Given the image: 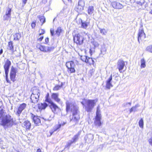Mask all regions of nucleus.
I'll use <instances>...</instances> for the list:
<instances>
[{"instance_id": "69168bd1", "label": "nucleus", "mask_w": 152, "mask_h": 152, "mask_svg": "<svg viewBox=\"0 0 152 152\" xmlns=\"http://www.w3.org/2000/svg\"><path fill=\"white\" fill-rule=\"evenodd\" d=\"M149 13L150 14H152V10Z\"/></svg>"}, {"instance_id": "5fc2aeb1", "label": "nucleus", "mask_w": 152, "mask_h": 152, "mask_svg": "<svg viewBox=\"0 0 152 152\" xmlns=\"http://www.w3.org/2000/svg\"><path fill=\"white\" fill-rule=\"evenodd\" d=\"M43 38V36L39 38L38 39V40L39 42H41Z\"/></svg>"}, {"instance_id": "412c9836", "label": "nucleus", "mask_w": 152, "mask_h": 152, "mask_svg": "<svg viewBox=\"0 0 152 152\" xmlns=\"http://www.w3.org/2000/svg\"><path fill=\"white\" fill-rule=\"evenodd\" d=\"M80 21L81 22L82 28L85 29H86L89 24V21L88 20H86V21H83L81 19H80Z\"/></svg>"}, {"instance_id": "f704fd0d", "label": "nucleus", "mask_w": 152, "mask_h": 152, "mask_svg": "<svg viewBox=\"0 0 152 152\" xmlns=\"http://www.w3.org/2000/svg\"><path fill=\"white\" fill-rule=\"evenodd\" d=\"M88 57L86 56H81V59L83 61L86 63L88 62L87 59Z\"/></svg>"}, {"instance_id": "4c0bfd02", "label": "nucleus", "mask_w": 152, "mask_h": 152, "mask_svg": "<svg viewBox=\"0 0 152 152\" xmlns=\"http://www.w3.org/2000/svg\"><path fill=\"white\" fill-rule=\"evenodd\" d=\"M143 121L142 118H141L139 122V126L141 128H143Z\"/></svg>"}, {"instance_id": "473e14b6", "label": "nucleus", "mask_w": 152, "mask_h": 152, "mask_svg": "<svg viewBox=\"0 0 152 152\" xmlns=\"http://www.w3.org/2000/svg\"><path fill=\"white\" fill-rule=\"evenodd\" d=\"M11 12L12 9L11 8H8L6 11L5 14L11 16Z\"/></svg>"}, {"instance_id": "680f3d73", "label": "nucleus", "mask_w": 152, "mask_h": 152, "mask_svg": "<svg viewBox=\"0 0 152 152\" xmlns=\"http://www.w3.org/2000/svg\"><path fill=\"white\" fill-rule=\"evenodd\" d=\"M89 52L91 54V53H93V50L91 49H90Z\"/></svg>"}, {"instance_id": "5701e85b", "label": "nucleus", "mask_w": 152, "mask_h": 152, "mask_svg": "<svg viewBox=\"0 0 152 152\" xmlns=\"http://www.w3.org/2000/svg\"><path fill=\"white\" fill-rule=\"evenodd\" d=\"M32 93L31 95H38V94H40V91L36 87H34L32 89Z\"/></svg>"}, {"instance_id": "dca6fc26", "label": "nucleus", "mask_w": 152, "mask_h": 152, "mask_svg": "<svg viewBox=\"0 0 152 152\" xmlns=\"http://www.w3.org/2000/svg\"><path fill=\"white\" fill-rule=\"evenodd\" d=\"M31 118L33 121L36 125H38L40 123V120L37 116H36L32 114Z\"/></svg>"}, {"instance_id": "c756f323", "label": "nucleus", "mask_w": 152, "mask_h": 152, "mask_svg": "<svg viewBox=\"0 0 152 152\" xmlns=\"http://www.w3.org/2000/svg\"><path fill=\"white\" fill-rule=\"evenodd\" d=\"M145 66V61L144 58H142L141 60V68H144Z\"/></svg>"}, {"instance_id": "9d476101", "label": "nucleus", "mask_w": 152, "mask_h": 152, "mask_svg": "<svg viewBox=\"0 0 152 152\" xmlns=\"http://www.w3.org/2000/svg\"><path fill=\"white\" fill-rule=\"evenodd\" d=\"M39 48L41 51L43 52H50L53 50L54 48L52 47H48L40 45Z\"/></svg>"}, {"instance_id": "ddd939ff", "label": "nucleus", "mask_w": 152, "mask_h": 152, "mask_svg": "<svg viewBox=\"0 0 152 152\" xmlns=\"http://www.w3.org/2000/svg\"><path fill=\"white\" fill-rule=\"evenodd\" d=\"M26 104L25 103H23L20 105L17 112V114L18 116H20L22 111L25 108Z\"/></svg>"}, {"instance_id": "6e6d98bb", "label": "nucleus", "mask_w": 152, "mask_h": 152, "mask_svg": "<svg viewBox=\"0 0 152 152\" xmlns=\"http://www.w3.org/2000/svg\"><path fill=\"white\" fill-rule=\"evenodd\" d=\"M27 0H23V5H24L26 3Z\"/></svg>"}, {"instance_id": "cd10ccee", "label": "nucleus", "mask_w": 152, "mask_h": 152, "mask_svg": "<svg viewBox=\"0 0 152 152\" xmlns=\"http://www.w3.org/2000/svg\"><path fill=\"white\" fill-rule=\"evenodd\" d=\"M14 40H18L21 37V35L19 33H17L14 35Z\"/></svg>"}, {"instance_id": "8fccbe9b", "label": "nucleus", "mask_w": 152, "mask_h": 152, "mask_svg": "<svg viewBox=\"0 0 152 152\" xmlns=\"http://www.w3.org/2000/svg\"><path fill=\"white\" fill-rule=\"evenodd\" d=\"M50 32L51 36H53L54 35V31L53 29H51L50 30Z\"/></svg>"}, {"instance_id": "4468645a", "label": "nucleus", "mask_w": 152, "mask_h": 152, "mask_svg": "<svg viewBox=\"0 0 152 152\" xmlns=\"http://www.w3.org/2000/svg\"><path fill=\"white\" fill-rule=\"evenodd\" d=\"M145 37V34L143 30H139L138 34V40L140 43V39H143Z\"/></svg>"}, {"instance_id": "4d7b16f0", "label": "nucleus", "mask_w": 152, "mask_h": 152, "mask_svg": "<svg viewBox=\"0 0 152 152\" xmlns=\"http://www.w3.org/2000/svg\"><path fill=\"white\" fill-rule=\"evenodd\" d=\"M49 41V38L47 37L45 39V42L46 43H47Z\"/></svg>"}, {"instance_id": "ea45409f", "label": "nucleus", "mask_w": 152, "mask_h": 152, "mask_svg": "<svg viewBox=\"0 0 152 152\" xmlns=\"http://www.w3.org/2000/svg\"><path fill=\"white\" fill-rule=\"evenodd\" d=\"M146 50V51L152 53V45L148 46L147 47Z\"/></svg>"}, {"instance_id": "13d9d810", "label": "nucleus", "mask_w": 152, "mask_h": 152, "mask_svg": "<svg viewBox=\"0 0 152 152\" xmlns=\"http://www.w3.org/2000/svg\"><path fill=\"white\" fill-rule=\"evenodd\" d=\"M67 1H68L70 3H71L72 2V0H67ZM66 1V0H64V1H63L62 0V1L64 2H65V1Z\"/></svg>"}, {"instance_id": "6e6552de", "label": "nucleus", "mask_w": 152, "mask_h": 152, "mask_svg": "<svg viewBox=\"0 0 152 152\" xmlns=\"http://www.w3.org/2000/svg\"><path fill=\"white\" fill-rule=\"evenodd\" d=\"M17 70L16 68L12 66L10 74V78L11 80L14 82L15 80V77L16 76Z\"/></svg>"}, {"instance_id": "f257e3e1", "label": "nucleus", "mask_w": 152, "mask_h": 152, "mask_svg": "<svg viewBox=\"0 0 152 152\" xmlns=\"http://www.w3.org/2000/svg\"><path fill=\"white\" fill-rule=\"evenodd\" d=\"M78 107L72 104H70L68 102H66V111L67 113L71 111L72 113V118L70 119V121L73 122L75 124H76L78 121L80 119L79 115L78 113Z\"/></svg>"}, {"instance_id": "f3484780", "label": "nucleus", "mask_w": 152, "mask_h": 152, "mask_svg": "<svg viewBox=\"0 0 152 152\" xmlns=\"http://www.w3.org/2000/svg\"><path fill=\"white\" fill-rule=\"evenodd\" d=\"M11 64V61L8 59H7L5 62L4 66L5 71H9V68Z\"/></svg>"}, {"instance_id": "338daca9", "label": "nucleus", "mask_w": 152, "mask_h": 152, "mask_svg": "<svg viewBox=\"0 0 152 152\" xmlns=\"http://www.w3.org/2000/svg\"><path fill=\"white\" fill-rule=\"evenodd\" d=\"M52 95H56L55 94H53Z\"/></svg>"}, {"instance_id": "2f4dec72", "label": "nucleus", "mask_w": 152, "mask_h": 152, "mask_svg": "<svg viewBox=\"0 0 152 152\" xmlns=\"http://www.w3.org/2000/svg\"><path fill=\"white\" fill-rule=\"evenodd\" d=\"M139 106V105L138 104L132 107L129 110L130 113H131L132 112L135 111L136 109Z\"/></svg>"}, {"instance_id": "864d4df0", "label": "nucleus", "mask_w": 152, "mask_h": 152, "mask_svg": "<svg viewBox=\"0 0 152 152\" xmlns=\"http://www.w3.org/2000/svg\"><path fill=\"white\" fill-rule=\"evenodd\" d=\"M149 143L152 146V138L149 139L148 140Z\"/></svg>"}, {"instance_id": "393cba45", "label": "nucleus", "mask_w": 152, "mask_h": 152, "mask_svg": "<svg viewBox=\"0 0 152 152\" xmlns=\"http://www.w3.org/2000/svg\"><path fill=\"white\" fill-rule=\"evenodd\" d=\"M37 18L39 19L40 21L42 23V25L45 22V18L44 16L39 15L37 16Z\"/></svg>"}, {"instance_id": "c85d7f7f", "label": "nucleus", "mask_w": 152, "mask_h": 152, "mask_svg": "<svg viewBox=\"0 0 152 152\" xmlns=\"http://www.w3.org/2000/svg\"><path fill=\"white\" fill-rule=\"evenodd\" d=\"M63 85V83H61L60 85H56L53 88V90L55 91H57L60 89L62 87Z\"/></svg>"}, {"instance_id": "f03ea898", "label": "nucleus", "mask_w": 152, "mask_h": 152, "mask_svg": "<svg viewBox=\"0 0 152 152\" xmlns=\"http://www.w3.org/2000/svg\"><path fill=\"white\" fill-rule=\"evenodd\" d=\"M97 99H84L81 102V103L85 106L86 110L87 112H91L95 105Z\"/></svg>"}, {"instance_id": "7c9ffc66", "label": "nucleus", "mask_w": 152, "mask_h": 152, "mask_svg": "<svg viewBox=\"0 0 152 152\" xmlns=\"http://www.w3.org/2000/svg\"><path fill=\"white\" fill-rule=\"evenodd\" d=\"M88 62L86 63L89 64L90 65L93 64L94 63V60L91 58L88 57L87 59Z\"/></svg>"}, {"instance_id": "0eeeda50", "label": "nucleus", "mask_w": 152, "mask_h": 152, "mask_svg": "<svg viewBox=\"0 0 152 152\" xmlns=\"http://www.w3.org/2000/svg\"><path fill=\"white\" fill-rule=\"evenodd\" d=\"M66 124V123L63 122V123L56 125L53 128L49 131L50 135H48V136H50L55 132L58 131L59 129L61 128V126H64Z\"/></svg>"}, {"instance_id": "49530a36", "label": "nucleus", "mask_w": 152, "mask_h": 152, "mask_svg": "<svg viewBox=\"0 0 152 152\" xmlns=\"http://www.w3.org/2000/svg\"><path fill=\"white\" fill-rule=\"evenodd\" d=\"M106 51V49L105 47L102 48H101V52L102 54H104L105 53Z\"/></svg>"}, {"instance_id": "a878e982", "label": "nucleus", "mask_w": 152, "mask_h": 152, "mask_svg": "<svg viewBox=\"0 0 152 152\" xmlns=\"http://www.w3.org/2000/svg\"><path fill=\"white\" fill-rule=\"evenodd\" d=\"M96 117H101L100 107L98 106L97 107Z\"/></svg>"}, {"instance_id": "3c124183", "label": "nucleus", "mask_w": 152, "mask_h": 152, "mask_svg": "<svg viewBox=\"0 0 152 152\" xmlns=\"http://www.w3.org/2000/svg\"><path fill=\"white\" fill-rule=\"evenodd\" d=\"M31 26L32 28H34L36 25V23L35 22H33L31 24Z\"/></svg>"}, {"instance_id": "a19ab883", "label": "nucleus", "mask_w": 152, "mask_h": 152, "mask_svg": "<svg viewBox=\"0 0 152 152\" xmlns=\"http://www.w3.org/2000/svg\"><path fill=\"white\" fill-rule=\"evenodd\" d=\"M79 134H77L75 135L74 137H73L72 138V141L73 142H75L76 140H77L79 136Z\"/></svg>"}, {"instance_id": "603ef678", "label": "nucleus", "mask_w": 152, "mask_h": 152, "mask_svg": "<svg viewBox=\"0 0 152 152\" xmlns=\"http://www.w3.org/2000/svg\"><path fill=\"white\" fill-rule=\"evenodd\" d=\"M41 32L39 33V35H41L42 34H44L45 33V31L43 29H41Z\"/></svg>"}, {"instance_id": "774afa93", "label": "nucleus", "mask_w": 152, "mask_h": 152, "mask_svg": "<svg viewBox=\"0 0 152 152\" xmlns=\"http://www.w3.org/2000/svg\"><path fill=\"white\" fill-rule=\"evenodd\" d=\"M47 95H49V93H47Z\"/></svg>"}, {"instance_id": "2eb2a0df", "label": "nucleus", "mask_w": 152, "mask_h": 152, "mask_svg": "<svg viewBox=\"0 0 152 152\" xmlns=\"http://www.w3.org/2000/svg\"><path fill=\"white\" fill-rule=\"evenodd\" d=\"M112 80V75H111L109 78L106 81V87L107 88L110 89L111 87H113V85L111 82Z\"/></svg>"}, {"instance_id": "20e7f679", "label": "nucleus", "mask_w": 152, "mask_h": 152, "mask_svg": "<svg viewBox=\"0 0 152 152\" xmlns=\"http://www.w3.org/2000/svg\"><path fill=\"white\" fill-rule=\"evenodd\" d=\"M45 101L48 103V106L53 113H55L56 110L59 109V108L58 106L52 101L49 98V96H46Z\"/></svg>"}, {"instance_id": "e433bc0d", "label": "nucleus", "mask_w": 152, "mask_h": 152, "mask_svg": "<svg viewBox=\"0 0 152 152\" xmlns=\"http://www.w3.org/2000/svg\"><path fill=\"white\" fill-rule=\"evenodd\" d=\"M73 143L72 140H69L67 142L66 145L65 146V147L66 148H68V149H69L70 146Z\"/></svg>"}, {"instance_id": "72a5a7b5", "label": "nucleus", "mask_w": 152, "mask_h": 152, "mask_svg": "<svg viewBox=\"0 0 152 152\" xmlns=\"http://www.w3.org/2000/svg\"><path fill=\"white\" fill-rule=\"evenodd\" d=\"M62 30L60 27L58 28L57 30L56 31V34L58 36H59L60 34V33L61 32Z\"/></svg>"}, {"instance_id": "bb28decb", "label": "nucleus", "mask_w": 152, "mask_h": 152, "mask_svg": "<svg viewBox=\"0 0 152 152\" xmlns=\"http://www.w3.org/2000/svg\"><path fill=\"white\" fill-rule=\"evenodd\" d=\"M94 10V7L93 6H90L89 7L88 10V12L89 15H91L93 13Z\"/></svg>"}, {"instance_id": "0e129e2a", "label": "nucleus", "mask_w": 152, "mask_h": 152, "mask_svg": "<svg viewBox=\"0 0 152 152\" xmlns=\"http://www.w3.org/2000/svg\"><path fill=\"white\" fill-rule=\"evenodd\" d=\"M2 106V103L0 102V108H1V109L2 108H1V107Z\"/></svg>"}, {"instance_id": "58836bf2", "label": "nucleus", "mask_w": 152, "mask_h": 152, "mask_svg": "<svg viewBox=\"0 0 152 152\" xmlns=\"http://www.w3.org/2000/svg\"><path fill=\"white\" fill-rule=\"evenodd\" d=\"M81 34L83 35L82 36H83L86 38L87 37L89 38L88 34V32H86L85 31H82L81 32Z\"/></svg>"}, {"instance_id": "09e8293b", "label": "nucleus", "mask_w": 152, "mask_h": 152, "mask_svg": "<svg viewBox=\"0 0 152 152\" xmlns=\"http://www.w3.org/2000/svg\"><path fill=\"white\" fill-rule=\"evenodd\" d=\"M93 44L95 47H97L99 45L98 43L96 42H94L93 43Z\"/></svg>"}, {"instance_id": "a18cd8bd", "label": "nucleus", "mask_w": 152, "mask_h": 152, "mask_svg": "<svg viewBox=\"0 0 152 152\" xmlns=\"http://www.w3.org/2000/svg\"><path fill=\"white\" fill-rule=\"evenodd\" d=\"M11 18V16L6 14L3 17L4 20H8L9 18L10 19Z\"/></svg>"}, {"instance_id": "e2e57ef3", "label": "nucleus", "mask_w": 152, "mask_h": 152, "mask_svg": "<svg viewBox=\"0 0 152 152\" xmlns=\"http://www.w3.org/2000/svg\"><path fill=\"white\" fill-rule=\"evenodd\" d=\"M64 9H63L62 11H61V12H62L63 13H64Z\"/></svg>"}, {"instance_id": "aec40b11", "label": "nucleus", "mask_w": 152, "mask_h": 152, "mask_svg": "<svg viewBox=\"0 0 152 152\" xmlns=\"http://www.w3.org/2000/svg\"><path fill=\"white\" fill-rule=\"evenodd\" d=\"M39 96H31V99L32 102L37 103L39 100Z\"/></svg>"}, {"instance_id": "9b49d317", "label": "nucleus", "mask_w": 152, "mask_h": 152, "mask_svg": "<svg viewBox=\"0 0 152 152\" xmlns=\"http://www.w3.org/2000/svg\"><path fill=\"white\" fill-rule=\"evenodd\" d=\"M111 5L115 9H121L123 7V6L120 3L116 1H113L111 3Z\"/></svg>"}, {"instance_id": "79ce46f5", "label": "nucleus", "mask_w": 152, "mask_h": 152, "mask_svg": "<svg viewBox=\"0 0 152 152\" xmlns=\"http://www.w3.org/2000/svg\"><path fill=\"white\" fill-rule=\"evenodd\" d=\"M100 33L103 35H105L107 33V31L105 29L99 28Z\"/></svg>"}, {"instance_id": "6ab92c4d", "label": "nucleus", "mask_w": 152, "mask_h": 152, "mask_svg": "<svg viewBox=\"0 0 152 152\" xmlns=\"http://www.w3.org/2000/svg\"><path fill=\"white\" fill-rule=\"evenodd\" d=\"M23 127L26 129H29L31 126V123L28 120L25 121L23 123Z\"/></svg>"}, {"instance_id": "f8f14e48", "label": "nucleus", "mask_w": 152, "mask_h": 152, "mask_svg": "<svg viewBox=\"0 0 152 152\" xmlns=\"http://www.w3.org/2000/svg\"><path fill=\"white\" fill-rule=\"evenodd\" d=\"M125 66L124 62L122 60H119L117 63V68L120 73L122 72L121 70L123 69Z\"/></svg>"}, {"instance_id": "1a4fd4ad", "label": "nucleus", "mask_w": 152, "mask_h": 152, "mask_svg": "<svg viewBox=\"0 0 152 152\" xmlns=\"http://www.w3.org/2000/svg\"><path fill=\"white\" fill-rule=\"evenodd\" d=\"M85 6V3L83 0L79 1L78 5L75 7V10L77 12H80L83 10L84 7Z\"/></svg>"}, {"instance_id": "39448f33", "label": "nucleus", "mask_w": 152, "mask_h": 152, "mask_svg": "<svg viewBox=\"0 0 152 152\" xmlns=\"http://www.w3.org/2000/svg\"><path fill=\"white\" fill-rule=\"evenodd\" d=\"M66 66L68 69L67 71L68 73H71L75 72V65L73 61H71L67 62L66 64Z\"/></svg>"}, {"instance_id": "4be33fe9", "label": "nucleus", "mask_w": 152, "mask_h": 152, "mask_svg": "<svg viewBox=\"0 0 152 152\" xmlns=\"http://www.w3.org/2000/svg\"><path fill=\"white\" fill-rule=\"evenodd\" d=\"M48 104L46 102H44L43 103H41L40 104H38V107L40 110L45 109L48 106Z\"/></svg>"}, {"instance_id": "bf43d9fd", "label": "nucleus", "mask_w": 152, "mask_h": 152, "mask_svg": "<svg viewBox=\"0 0 152 152\" xmlns=\"http://www.w3.org/2000/svg\"><path fill=\"white\" fill-rule=\"evenodd\" d=\"M42 152L41 151L40 148H38L37 149V152Z\"/></svg>"}, {"instance_id": "a211bd4d", "label": "nucleus", "mask_w": 152, "mask_h": 152, "mask_svg": "<svg viewBox=\"0 0 152 152\" xmlns=\"http://www.w3.org/2000/svg\"><path fill=\"white\" fill-rule=\"evenodd\" d=\"M7 48L8 50H10L12 53H14V46L12 42L10 41L9 42Z\"/></svg>"}, {"instance_id": "37998d69", "label": "nucleus", "mask_w": 152, "mask_h": 152, "mask_svg": "<svg viewBox=\"0 0 152 152\" xmlns=\"http://www.w3.org/2000/svg\"><path fill=\"white\" fill-rule=\"evenodd\" d=\"M5 77H6V81L8 83H10V81L8 80V74L9 71H5Z\"/></svg>"}, {"instance_id": "052dcab7", "label": "nucleus", "mask_w": 152, "mask_h": 152, "mask_svg": "<svg viewBox=\"0 0 152 152\" xmlns=\"http://www.w3.org/2000/svg\"><path fill=\"white\" fill-rule=\"evenodd\" d=\"M3 52V50L2 49H1L0 50V55Z\"/></svg>"}, {"instance_id": "7ed1b4c3", "label": "nucleus", "mask_w": 152, "mask_h": 152, "mask_svg": "<svg viewBox=\"0 0 152 152\" xmlns=\"http://www.w3.org/2000/svg\"><path fill=\"white\" fill-rule=\"evenodd\" d=\"M13 122V118L9 114H6L4 115L1 119V125L7 127L11 126L12 123Z\"/></svg>"}, {"instance_id": "c03bdc74", "label": "nucleus", "mask_w": 152, "mask_h": 152, "mask_svg": "<svg viewBox=\"0 0 152 152\" xmlns=\"http://www.w3.org/2000/svg\"><path fill=\"white\" fill-rule=\"evenodd\" d=\"M5 115L4 114L3 110L1 108L0 110V119L1 118L2 119L3 117Z\"/></svg>"}, {"instance_id": "423d86ee", "label": "nucleus", "mask_w": 152, "mask_h": 152, "mask_svg": "<svg viewBox=\"0 0 152 152\" xmlns=\"http://www.w3.org/2000/svg\"><path fill=\"white\" fill-rule=\"evenodd\" d=\"M73 39L74 42L77 44L81 45L83 43L84 38L80 34H75L74 37Z\"/></svg>"}, {"instance_id": "de8ad7c7", "label": "nucleus", "mask_w": 152, "mask_h": 152, "mask_svg": "<svg viewBox=\"0 0 152 152\" xmlns=\"http://www.w3.org/2000/svg\"><path fill=\"white\" fill-rule=\"evenodd\" d=\"M124 106L125 107H129L131 106V102H128L127 103H126L125 104L124 103Z\"/></svg>"}, {"instance_id": "b1692460", "label": "nucleus", "mask_w": 152, "mask_h": 152, "mask_svg": "<svg viewBox=\"0 0 152 152\" xmlns=\"http://www.w3.org/2000/svg\"><path fill=\"white\" fill-rule=\"evenodd\" d=\"M101 117H95V120L94 123L96 126H101Z\"/></svg>"}, {"instance_id": "c9c22d12", "label": "nucleus", "mask_w": 152, "mask_h": 152, "mask_svg": "<svg viewBox=\"0 0 152 152\" xmlns=\"http://www.w3.org/2000/svg\"><path fill=\"white\" fill-rule=\"evenodd\" d=\"M52 98L57 102L59 103L60 101V99L58 97V96H51Z\"/></svg>"}]
</instances>
